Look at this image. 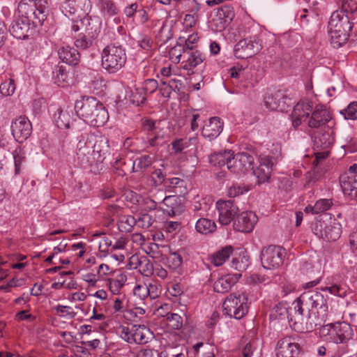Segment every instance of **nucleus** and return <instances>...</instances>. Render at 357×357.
Listing matches in <instances>:
<instances>
[{"label": "nucleus", "mask_w": 357, "mask_h": 357, "mask_svg": "<svg viewBox=\"0 0 357 357\" xmlns=\"http://www.w3.org/2000/svg\"><path fill=\"white\" fill-rule=\"evenodd\" d=\"M229 21H226L223 17H220L217 13L211 21V29L216 32H220L230 24Z\"/></svg>", "instance_id": "46"}, {"label": "nucleus", "mask_w": 357, "mask_h": 357, "mask_svg": "<svg viewBox=\"0 0 357 357\" xmlns=\"http://www.w3.org/2000/svg\"><path fill=\"white\" fill-rule=\"evenodd\" d=\"M14 163H15V172L18 174L21 171L22 165L25 162V153L22 148L17 147L13 152Z\"/></svg>", "instance_id": "42"}, {"label": "nucleus", "mask_w": 357, "mask_h": 357, "mask_svg": "<svg viewBox=\"0 0 357 357\" xmlns=\"http://www.w3.org/2000/svg\"><path fill=\"white\" fill-rule=\"evenodd\" d=\"M89 88L96 94L101 93L105 87V80L100 75H95L93 79L89 82Z\"/></svg>", "instance_id": "44"}, {"label": "nucleus", "mask_w": 357, "mask_h": 357, "mask_svg": "<svg viewBox=\"0 0 357 357\" xmlns=\"http://www.w3.org/2000/svg\"><path fill=\"white\" fill-rule=\"evenodd\" d=\"M137 269L144 276L151 275L154 271L153 264L144 256L142 257L141 263Z\"/></svg>", "instance_id": "47"}, {"label": "nucleus", "mask_w": 357, "mask_h": 357, "mask_svg": "<svg viewBox=\"0 0 357 357\" xmlns=\"http://www.w3.org/2000/svg\"><path fill=\"white\" fill-rule=\"evenodd\" d=\"M31 131L32 126L27 118L20 116L13 121L12 135L18 142L22 143L25 141L31 135Z\"/></svg>", "instance_id": "17"}, {"label": "nucleus", "mask_w": 357, "mask_h": 357, "mask_svg": "<svg viewBox=\"0 0 357 357\" xmlns=\"http://www.w3.org/2000/svg\"><path fill=\"white\" fill-rule=\"evenodd\" d=\"M154 220L147 213L142 214L137 219H136V225L142 229H147L153 223Z\"/></svg>", "instance_id": "52"}, {"label": "nucleus", "mask_w": 357, "mask_h": 357, "mask_svg": "<svg viewBox=\"0 0 357 357\" xmlns=\"http://www.w3.org/2000/svg\"><path fill=\"white\" fill-rule=\"evenodd\" d=\"M98 34V29L86 27L84 33H79L75 40V45L81 50H86L94 43V40Z\"/></svg>", "instance_id": "26"}, {"label": "nucleus", "mask_w": 357, "mask_h": 357, "mask_svg": "<svg viewBox=\"0 0 357 357\" xmlns=\"http://www.w3.org/2000/svg\"><path fill=\"white\" fill-rule=\"evenodd\" d=\"M59 57L63 62L70 66H76L80 60L79 53L77 50L70 47H61L58 50Z\"/></svg>", "instance_id": "31"}, {"label": "nucleus", "mask_w": 357, "mask_h": 357, "mask_svg": "<svg viewBox=\"0 0 357 357\" xmlns=\"http://www.w3.org/2000/svg\"><path fill=\"white\" fill-rule=\"evenodd\" d=\"M223 129V123L220 118L212 117L204 125L202 134L205 138L211 140L216 138Z\"/></svg>", "instance_id": "23"}, {"label": "nucleus", "mask_w": 357, "mask_h": 357, "mask_svg": "<svg viewBox=\"0 0 357 357\" xmlns=\"http://www.w3.org/2000/svg\"><path fill=\"white\" fill-rule=\"evenodd\" d=\"M55 310L60 317L73 318L76 315V313L70 306L59 305L55 307Z\"/></svg>", "instance_id": "57"}, {"label": "nucleus", "mask_w": 357, "mask_h": 357, "mask_svg": "<svg viewBox=\"0 0 357 357\" xmlns=\"http://www.w3.org/2000/svg\"><path fill=\"white\" fill-rule=\"evenodd\" d=\"M285 250L280 246L269 245L261 251V264L264 268L275 269L283 263Z\"/></svg>", "instance_id": "9"}, {"label": "nucleus", "mask_w": 357, "mask_h": 357, "mask_svg": "<svg viewBox=\"0 0 357 357\" xmlns=\"http://www.w3.org/2000/svg\"><path fill=\"white\" fill-rule=\"evenodd\" d=\"M346 119L354 120L357 119V102H351L342 112Z\"/></svg>", "instance_id": "55"}, {"label": "nucleus", "mask_w": 357, "mask_h": 357, "mask_svg": "<svg viewBox=\"0 0 357 357\" xmlns=\"http://www.w3.org/2000/svg\"><path fill=\"white\" fill-rule=\"evenodd\" d=\"M169 266L173 269L180 267L183 263L182 257L177 253L172 254L167 259Z\"/></svg>", "instance_id": "58"}, {"label": "nucleus", "mask_w": 357, "mask_h": 357, "mask_svg": "<svg viewBox=\"0 0 357 357\" xmlns=\"http://www.w3.org/2000/svg\"><path fill=\"white\" fill-rule=\"evenodd\" d=\"M182 68L188 72V75H193L199 68L204 66L205 56L199 50H183Z\"/></svg>", "instance_id": "14"}, {"label": "nucleus", "mask_w": 357, "mask_h": 357, "mask_svg": "<svg viewBox=\"0 0 357 357\" xmlns=\"http://www.w3.org/2000/svg\"><path fill=\"white\" fill-rule=\"evenodd\" d=\"M219 212V222L222 225H228L236 218L238 207L232 200H219L216 203Z\"/></svg>", "instance_id": "16"}, {"label": "nucleus", "mask_w": 357, "mask_h": 357, "mask_svg": "<svg viewBox=\"0 0 357 357\" xmlns=\"http://www.w3.org/2000/svg\"><path fill=\"white\" fill-rule=\"evenodd\" d=\"M289 100L285 92L282 90L267 93L264 97V105L272 111L284 112L289 107Z\"/></svg>", "instance_id": "15"}, {"label": "nucleus", "mask_w": 357, "mask_h": 357, "mask_svg": "<svg viewBox=\"0 0 357 357\" xmlns=\"http://www.w3.org/2000/svg\"><path fill=\"white\" fill-rule=\"evenodd\" d=\"M328 28L331 45L335 48H339L347 40L352 26L344 10H340L332 13Z\"/></svg>", "instance_id": "3"}, {"label": "nucleus", "mask_w": 357, "mask_h": 357, "mask_svg": "<svg viewBox=\"0 0 357 357\" xmlns=\"http://www.w3.org/2000/svg\"><path fill=\"white\" fill-rule=\"evenodd\" d=\"M168 325L174 330H180L183 327V318L177 313H167L165 315Z\"/></svg>", "instance_id": "45"}, {"label": "nucleus", "mask_w": 357, "mask_h": 357, "mask_svg": "<svg viewBox=\"0 0 357 357\" xmlns=\"http://www.w3.org/2000/svg\"><path fill=\"white\" fill-rule=\"evenodd\" d=\"M75 109L80 119L93 126H102L109 119L108 112L102 104L93 97H83L76 100Z\"/></svg>", "instance_id": "2"}, {"label": "nucleus", "mask_w": 357, "mask_h": 357, "mask_svg": "<svg viewBox=\"0 0 357 357\" xmlns=\"http://www.w3.org/2000/svg\"><path fill=\"white\" fill-rule=\"evenodd\" d=\"M253 174L257 176L259 183H262L268 181L270 178L272 170L268 167L263 168L259 166L256 169H252Z\"/></svg>", "instance_id": "49"}, {"label": "nucleus", "mask_w": 357, "mask_h": 357, "mask_svg": "<svg viewBox=\"0 0 357 357\" xmlns=\"http://www.w3.org/2000/svg\"><path fill=\"white\" fill-rule=\"evenodd\" d=\"M233 155L231 151H225L224 152L214 153L209 156V162L214 167H221L227 165Z\"/></svg>", "instance_id": "33"}, {"label": "nucleus", "mask_w": 357, "mask_h": 357, "mask_svg": "<svg viewBox=\"0 0 357 357\" xmlns=\"http://www.w3.org/2000/svg\"><path fill=\"white\" fill-rule=\"evenodd\" d=\"M250 265V257L246 255L234 257L231 261V267L238 271H245Z\"/></svg>", "instance_id": "43"}, {"label": "nucleus", "mask_w": 357, "mask_h": 357, "mask_svg": "<svg viewBox=\"0 0 357 357\" xmlns=\"http://www.w3.org/2000/svg\"><path fill=\"white\" fill-rule=\"evenodd\" d=\"M153 162L152 158L149 155H142L136 158L132 163L133 172L144 171Z\"/></svg>", "instance_id": "40"}, {"label": "nucleus", "mask_w": 357, "mask_h": 357, "mask_svg": "<svg viewBox=\"0 0 357 357\" xmlns=\"http://www.w3.org/2000/svg\"><path fill=\"white\" fill-rule=\"evenodd\" d=\"M197 232L202 234H208L213 232L216 229L215 223L207 218H199L195 225Z\"/></svg>", "instance_id": "37"}, {"label": "nucleus", "mask_w": 357, "mask_h": 357, "mask_svg": "<svg viewBox=\"0 0 357 357\" xmlns=\"http://www.w3.org/2000/svg\"><path fill=\"white\" fill-rule=\"evenodd\" d=\"M15 91V84L13 79H9L0 85V93L2 96H8L14 93Z\"/></svg>", "instance_id": "51"}, {"label": "nucleus", "mask_w": 357, "mask_h": 357, "mask_svg": "<svg viewBox=\"0 0 357 357\" xmlns=\"http://www.w3.org/2000/svg\"><path fill=\"white\" fill-rule=\"evenodd\" d=\"M257 222V216L252 211L243 212L234 220L233 227L236 231L248 233L252 231Z\"/></svg>", "instance_id": "19"}, {"label": "nucleus", "mask_w": 357, "mask_h": 357, "mask_svg": "<svg viewBox=\"0 0 357 357\" xmlns=\"http://www.w3.org/2000/svg\"><path fill=\"white\" fill-rule=\"evenodd\" d=\"M216 13L220 15V17H223L226 21L230 22H231L235 16L234 8L229 5H225L218 8Z\"/></svg>", "instance_id": "50"}, {"label": "nucleus", "mask_w": 357, "mask_h": 357, "mask_svg": "<svg viewBox=\"0 0 357 357\" xmlns=\"http://www.w3.org/2000/svg\"><path fill=\"white\" fill-rule=\"evenodd\" d=\"M144 250L146 253L153 259H159L162 255L158 245L155 243H149Z\"/></svg>", "instance_id": "56"}, {"label": "nucleus", "mask_w": 357, "mask_h": 357, "mask_svg": "<svg viewBox=\"0 0 357 357\" xmlns=\"http://www.w3.org/2000/svg\"><path fill=\"white\" fill-rule=\"evenodd\" d=\"M73 112L71 109H61L58 116H55L56 125L59 128H68L73 122Z\"/></svg>", "instance_id": "34"}, {"label": "nucleus", "mask_w": 357, "mask_h": 357, "mask_svg": "<svg viewBox=\"0 0 357 357\" xmlns=\"http://www.w3.org/2000/svg\"><path fill=\"white\" fill-rule=\"evenodd\" d=\"M333 203L331 199H321L316 202L314 206H307L305 208L306 213L319 214L328 210Z\"/></svg>", "instance_id": "35"}, {"label": "nucleus", "mask_w": 357, "mask_h": 357, "mask_svg": "<svg viewBox=\"0 0 357 357\" xmlns=\"http://www.w3.org/2000/svg\"><path fill=\"white\" fill-rule=\"evenodd\" d=\"M54 83L61 87H66L69 84V78L66 68L57 66L53 72Z\"/></svg>", "instance_id": "36"}, {"label": "nucleus", "mask_w": 357, "mask_h": 357, "mask_svg": "<svg viewBox=\"0 0 357 357\" xmlns=\"http://www.w3.org/2000/svg\"><path fill=\"white\" fill-rule=\"evenodd\" d=\"M126 162L120 158L116 159L112 164V167L119 176H123L126 174Z\"/></svg>", "instance_id": "59"}, {"label": "nucleus", "mask_w": 357, "mask_h": 357, "mask_svg": "<svg viewBox=\"0 0 357 357\" xmlns=\"http://www.w3.org/2000/svg\"><path fill=\"white\" fill-rule=\"evenodd\" d=\"M234 252L231 245H227L211 255V262L215 266L222 265L227 260Z\"/></svg>", "instance_id": "32"}, {"label": "nucleus", "mask_w": 357, "mask_h": 357, "mask_svg": "<svg viewBox=\"0 0 357 357\" xmlns=\"http://www.w3.org/2000/svg\"><path fill=\"white\" fill-rule=\"evenodd\" d=\"M331 333H328L333 334L331 340L337 344L346 342L352 337L354 334L351 326L346 322L333 324V328L331 329Z\"/></svg>", "instance_id": "21"}, {"label": "nucleus", "mask_w": 357, "mask_h": 357, "mask_svg": "<svg viewBox=\"0 0 357 357\" xmlns=\"http://www.w3.org/2000/svg\"><path fill=\"white\" fill-rule=\"evenodd\" d=\"M331 119L329 112L321 105H318L311 112V117L308 121V126L317 128L326 125Z\"/></svg>", "instance_id": "22"}, {"label": "nucleus", "mask_w": 357, "mask_h": 357, "mask_svg": "<svg viewBox=\"0 0 357 357\" xmlns=\"http://www.w3.org/2000/svg\"><path fill=\"white\" fill-rule=\"evenodd\" d=\"M32 23L20 16L11 24L10 32L13 37L19 39H24L28 36V32Z\"/></svg>", "instance_id": "25"}, {"label": "nucleus", "mask_w": 357, "mask_h": 357, "mask_svg": "<svg viewBox=\"0 0 357 357\" xmlns=\"http://www.w3.org/2000/svg\"><path fill=\"white\" fill-rule=\"evenodd\" d=\"M109 153V139L102 135L90 134L86 140L83 137L77 145V159L84 165H91L94 160L102 162Z\"/></svg>", "instance_id": "1"}, {"label": "nucleus", "mask_w": 357, "mask_h": 357, "mask_svg": "<svg viewBox=\"0 0 357 357\" xmlns=\"http://www.w3.org/2000/svg\"><path fill=\"white\" fill-rule=\"evenodd\" d=\"M248 310V298L245 294H230L222 304L224 314L236 319L243 318Z\"/></svg>", "instance_id": "8"}, {"label": "nucleus", "mask_w": 357, "mask_h": 357, "mask_svg": "<svg viewBox=\"0 0 357 357\" xmlns=\"http://www.w3.org/2000/svg\"><path fill=\"white\" fill-rule=\"evenodd\" d=\"M241 274L226 275L218 279L213 284L215 292L225 294L228 292L231 287L238 281Z\"/></svg>", "instance_id": "28"}, {"label": "nucleus", "mask_w": 357, "mask_h": 357, "mask_svg": "<svg viewBox=\"0 0 357 357\" xmlns=\"http://www.w3.org/2000/svg\"><path fill=\"white\" fill-rule=\"evenodd\" d=\"M312 109V105L310 102L301 101L298 102L293 109L291 114L292 125L298 128L301 123L305 121L310 116Z\"/></svg>", "instance_id": "20"}, {"label": "nucleus", "mask_w": 357, "mask_h": 357, "mask_svg": "<svg viewBox=\"0 0 357 357\" xmlns=\"http://www.w3.org/2000/svg\"><path fill=\"white\" fill-rule=\"evenodd\" d=\"M160 121L146 119L142 121V128L149 135V144L151 146L157 145V140L160 138L159 135Z\"/></svg>", "instance_id": "29"}, {"label": "nucleus", "mask_w": 357, "mask_h": 357, "mask_svg": "<svg viewBox=\"0 0 357 357\" xmlns=\"http://www.w3.org/2000/svg\"><path fill=\"white\" fill-rule=\"evenodd\" d=\"M248 191V188H246L244 185H233L228 190V195L231 197L239 196L244 192Z\"/></svg>", "instance_id": "63"}, {"label": "nucleus", "mask_w": 357, "mask_h": 357, "mask_svg": "<svg viewBox=\"0 0 357 357\" xmlns=\"http://www.w3.org/2000/svg\"><path fill=\"white\" fill-rule=\"evenodd\" d=\"M133 293L136 296H138L140 299H145L149 296V294L147 284L137 285L134 289Z\"/></svg>", "instance_id": "60"}, {"label": "nucleus", "mask_w": 357, "mask_h": 357, "mask_svg": "<svg viewBox=\"0 0 357 357\" xmlns=\"http://www.w3.org/2000/svg\"><path fill=\"white\" fill-rule=\"evenodd\" d=\"M162 204L167 207L164 209L169 214H175V206L177 205V198L175 196H167L162 200Z\"/></svg>", "instance_id": "54"}, {"label": "nucleus", "mask_w": 357, "mask_h": 357, "mask_svg": "<svg viewBox=\"0 0 357 357\" xmlns=\"http://www.w3.org/2000/svg\"><path fill=\"white\" fill-rule=\"evenodd\" d=\"M277 357H298L300 345L291 337H285L278 340L276 345Z\"/></svg>", "instance_id": "18"}, {"label": "nucleus", "mask_w": 357, "mask_h": 357, "mask_svg": "<svg viewBox=\"0 0 357 357\" xmlns=\"http://www.w3.org/2000/svg\"><path fill=\"white\" fill-rule=\"evenodd\" d=\"M91 9V0H66L61 6V10L66 16L73 19L84 18Z\"/></svg>", "instance_id": "11"}, {"label": "nucleus", "mask_w": 357, "mask_h": 357, "mask_svg": "<svg viewBox=\"0 0 357 357\" xmlns=\"http://www.w3.org/2000/svg\"><path fill=\"white\" fill-rule=\"evenodd\" d=\"M126 281L127 276L123 273L117 275L115 278L108 279L107 282L110 291L113 294H119Z\"/></svg>", "instance_id": "38"}, {"label": "nucleus", "mask_w": 357, "mask_h": 357, "mask_svg": "<svg viewBox=\"0 0 357 357\" xmlns=\"http://www.w3.org/2000/svg\"><path fill=\"white\" fill-rule=\"evenodd\" d=\"M19 16L28 20L32 23L33 27L42 26L49 13V9L43 6H39L32 0H22L18 4Z\"/></svg>", "instance_id": "6"}, {"label": "nucleus", "mask_w": 357, "mask_h": 357, "mask_svg": "<svg viewBox=\"0 0 357 357\" xmlns=\"http://www.w3.org/2000/svg\"><path fill=\"white\" fill-rule=\"evenodd\" d=\"M136 225V219L132 215H124L119 218L118 227L123 232H130Z\"/></svg>", "instance_id": "39"}, {"label": "nucleus", "mask_w": 357, "mask_h": 357, "mask_svg": "<svg viewBox=\"0 0 357 357\" xmlns=\"http://www.w3.org/2000/svg\"><path fill=\"white\" fill-rule=\"evenodd\" d=\"M138 46L144 50H149L153 47V40L151 38V37L148 36H142L139 40L137 41Z\"/></svg>", "instance_id": "62"}, {"label": "nucleus", "mask_w": 357, "mask_h": 357, "mask_svg": "<svg viewBox=\"0 0 357 357\" xmlns=\"http://www.w3.org/2000/svg\"><path fill=\"white\" fill-rule=\"evenodd\" d=\"M262 49L261 40L256 36L238 41L234 50V54L238 59H248L257 54Z\"/></svg>", "instance_id": "12"}, {"label": "nucleus", "mask_w": 357, "mask_h": 357, "mask_svg": "<svg viewBox=\"0 0 357 357\" xmlns=\"http://www.w3.org/2000/svg\"><path fill=\"white\" fill-rule=\"evenodd\" d=\"M340 183L344 195L357 199V176L344 173L340 176Z\"/></svg>", "instance_id": "24"}, {"label": "nucleus", "mask_w": 357, "mask_h": 357, "mask_svg": "<svg viewBox=\"0 0 357 357\" xmlns=\"http://www.w3.org/2000/svg\"><path fill=\"white\" fill-rule=\"evenodd\" d=\"M183 49L184 47L181 45L175 46L172 47L169 51L170 59L174 63H178L181 60V58H183Z\"/></svg>", "instance_id": "61"}, {"label": "nucleus", "mask_w": 357, "mask_h": 357, "mask_svg": "<svg viewBox=\"0 0 357 357\" xmlns=\"http://www.w3.org/2000/svg\"><path fill=\"white\" fill-rule=\"evenodd\" d=\"M146 100L145 96L139 92L137 89L135 90V91L132 92V95L130 97V101L139 106L142 104H143Z\"/></svg>", "instance_id": "64"}, {"label": "nucleus", "mask_w": 357, "mask_h": 357, "mask_svg": "<svg viewBox=\"0 0 357 357\" xmlns=\"http://www.w3.org/2000/svg\"><path fill=\"white\" fill-rule=\"evenodd\" d=\"M304 307L314 314H317L314 321V326H320L326 321L328 314L327 298L319 291H308L300 296V301Z\"/></svg>", "instance_id": "4"}, {"label": "nucleus", "mask_w": 357, "mask_h": 357, "mask_svg": "<svg viewBox=\"0 0 357 357\" xmlns=\"http://www.w3.org/2000/svg\"><path fill=\"white\" fill-rule=\"evenodd\" d=\"M304 304L300 301V296L296 298L288 308L287 319L290 326H294V328L298 324L303 321Z\"/></svg>", "instance_id": "27"}, {"label": "nucleus", "mask_w": 357, "mask_h": 357, "mask_svg": "<svg viewBox=\"0 0 357 357\" xmlns=\"http://www.w3.org/2000/svg\"><path fill=\"white\" fill-rule=\"evenodd\" d=\"M322 290L328 291L333 295L343 298L347 294V288L345 285L335 284L330 287L322 288Z\"/></svg>", "instance_id": "48"}, {"label": "nucleus", "mask_w": 357, "mask_h": 357, "mask_svg": "<svg viewBox=\"0 0 357 357\" xmlns=\"http://www.w3.org/2000/svg\"><path fill=\"white\" fill-rule=\"evenodd\" d=\"M98 3L105 15L113 16L117 13V8L112 0H98Z\"/></svg>", "instance_id": "41"}, {"label": "nucleus", "mask_w": 357, "mask_h": 357, "mask_svg": "<svg viewBox=\"0 0 357 357\" xmlns=\"http://www.w3.org/2000/svg\"><path fill=\"white\" fill-rule=\"evenodd\" d=\"M312 232L319 238L326 241L337 240L342 234V226L335 219L330 218L326 220H317L312 227Z\"/></svg>", "instance_id": "7"}, {"label": "nucleus", "mask_w": 357, "mask_h": 357, "mask_svg": "<svg viewBox=\"0 0 357 357\" xmlns=\"http://www.w3.org/2000/svg\"><path fill=\"white\" fill-rule=\"evenodd\" d=\"M102 66L109 73H115L126 64L127 56L121 45H108L102 52Z\"/></svg>", "instance_id": "5"}, {"label": "nucleus", "mask_w": 357, "mask_h": 357, "mask_svg": "<svg viewBox=\"0 0 357 357\" xmlns=\"http://www.w3.org/2000/svg\"><path fill=\"white\" fill-rule=\"evenodd\" d=\"M149 334V329L144 325H134L130 328L127 326H121L119 328L120 337L131 344H143L146 343Z\"/></svg>", "instance_id": "10"}, {"label": "nucleus", "mask_w": 357, "mask_h": 357, "mask_svg": "<svg viewBox=\"0 0 357 357\" xmlns=\"http://www.w3.org/2000/svg\"><path fill=\"white\" fill-rule=\"evenodd\" d=\"M253 155L242 152L232 155L228 162V169L236 174H241L253 169Z\"/></svg>", "instance_id": "13"}, {"label": "nucleus", "mask_w": 357, "mask_h": 357, "mask_svg": "<svg viewBox=\"0 0 357 357\" xmlns=\"http://www.w3.org/2000/svg\"><path fill=\"white\" fill-rule=\"evenodd\" d=\"M288 308L287 304L284 303H279L275 305L272 310L271 315L275 318H284L287 317Z\"/></svg>", "instance_id": "53"}, {"label": "nucleus", "mask_w": 357, "mask_h": 357, "mask_svg": "<svg viewBox=\"0 0 357 357\" xmlns=\"http://www.w3.org/2000/svg\"><path fill=\"white\" fill-rule=\"evenodd\" d=\"M335 142L333 131L328 129L326 131L317 133L314 137V145L317 149H331Z\"/></svg>", "instance_id": "30"}]
</instances>
